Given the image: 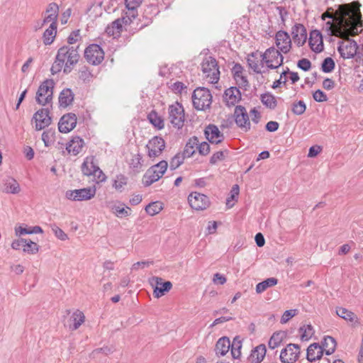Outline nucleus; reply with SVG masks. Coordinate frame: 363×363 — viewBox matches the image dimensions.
Returning a JSON list of instances; mask_svg holds the SVG:
<instances>
[{
    "label": "nucleus",
    "instance_id": "1",
    "mask_svg": "<svg viewBox=\"0 0 363 363\" xmlns=\"http://www.w3.org/2000/svg\"><path fill=\"white\" fill-rule=\"evenodd\" d=\"M360 6L357 1L339 5L335 11V19L325 23L327 34L336 37L357 35L358 28L363 26Z\"/></svg>",
    "mask_w": 363,
    "mask_h": 363
},
{
    "label": "nucleus",
    "instance_id": "2",
    "mask_svg": "<svg viewBox=\"0 0 363 363\" xmlns=\"http://www.w3.org/2000/svg\"><path fill=\"white\" fill-rule=\"evenodd\" d=\"M167 167L168 163L164 160L151 166L143 177L142 182L144 186H150L161 179L166 172Z\"/></svg>",
    "mask_w": 363,
    "mask_h": 363
},
{
    "label": "nucleus",
    "instance_id": "3",
    "mask_svg": "<svg viewBox=\"0 0 363 363\" xmlns=\"http://www.w3.org/2000/svg\"><path fill=\"white\" fill-rule=\"evenodd\" d=\"M211 91L206 87H197L192 94L193 106L198 111H204L211 107L212 103Z\"/></svg>",
    "mask_w": 363,
    "mask_h": 363
},
{
    "label": "nucleus",
    "instance_id": "4",
    "mask_svg": "<svg viewBox=\"0 0 363 363\" xmlns=\"http://www.w3.org/2000/svg\"><path fill=\"white\" fill-rule=\"evenodd\" d=\"M79 45L77 46H70V45H64L60 48L57 52L62 51L64 53V57H61L63 60L66 62L63 72L65 74H69L73 69L74 65H75L79 60L80 55L78 51Z\"/></svg>",
    "mask_w": 363,
    "mask_h": 363
},
{
    "label": "nucleus",
    "instance_id": "5",
    "mask_svg": "<svg viewBox=\"0 0 363 363\" xmlns=\"http://www.w3.org/2000/svg\"><path fill=\"white\" fill-rule=\"evenodd\" d=\"M54 86L55 82L52 79H45L40 84L35 96L36 102L38 104L45 106L52 101Z\"/></svg>",
    "mask_w": 363,
    "mask_h": 363
},
{
    "label": "nucleus",
    "instance_id": "6",
    "mask_svg": "<svg viewBox=\"0 0 363 363\" xmlns=\"http://www.w3.org/2000/svg\"><path fill=\"white\" fill-rule=\"evenodd\" d=\"M201 70L207 78H210L211 82L216 84L220 79V71L218 62L215 57L208 56L204 57L201 64Z\"/></svg>",
    "mask_w": 363,
    "mask_h": 363
},
{
    "label": "nucleus",
    "instance_id": "7",
    "mask_svg": "<svg viewBox=\"0 0 363 363\" xmlns=\"http://www.w3.org/2000/svg\"><path fill=\"white\" fill-rule=\"evenodd\" d=\"M279 49L270 47L261 55L262 62L266 63L267 68L271 69H277L283 65L284 57Z\"/></svg>",
    "mask_w": 363,
    "mask_h": 363
},
{
    "label": "nucleus",
    "instance_id": "8",
    "mask_svg": "<svg viewBox=\"0 0 363 363\" xmlns=\"http://www.w3.org/2000/svg\"><path fill=\"white\" fill-rule=\"evenodd\" d=\"M169 119L171 124L178 129L184 126L185 121L184 108L182 104L178 101L171 104L168 107Z\"/></svg>",
    "mask_w": 363,
    "mask_h": 363
},
{
    "label": "nucleus",
    "instance_id": "9",
    "mask_svg": "<svg viewBox=\"0 0 363 363\" xmlns=\"http://www.w3.org/2000/svg\"><path fill=\"white\" fill-rule=\"evenodd\" d=\"M350 35L340 37L345 39L344 41H339L337 51L344 59L353 58L357 55L358 45L357 42L350 38Z\"/></svg>",
    "mask_w": 363,
    "mask_h": 363
},
{
    "label": "nucleus",
    "instance_id": "10",
    "mask_svg": "<svg viewBox=\"0 0 363 363\" xmlns=\"http://www.w3.org/2000/svg\"><path fill=\"white\" fill-rule=\"evenodd\" d=\"M84 58L92 65H100L104 59V52L97 44H91L84 50Z\"/></svg>",
    "mask_w": 363,
    "mask_h": 363
},
{
    "label": "nucleus",
    "instance_id": "11",
    "mask_svg": "<svg viewBox=\"0 0 363 363\" xmlns=\"http://www.w3.org/2000/svg\"><path fill=\"white\" fill-rule=\"evenodd\" d=\"M149 283L154 289L153 295L155 298H160L165 293L169 292L172 288V284L169 281H163V279L158 277H152L149 279Z\"/></svg>",
    "mask_w": 363,
    "mask_h": 363
},
{
    "label": "nucleus",
    "instance_id": "12",
    "mask_svg": "<svg viewBox=\"0 0 363 363\" xmlns=\"http://www.w3.org/2000/svg\"><path fill=\"white\" fill-rule=\"evenodd\" d=\"M301 347L298 344L289 343L281 350L279 359L282 363H295L300 355Z\"/></svg>",
    "mask_w": 363,
    "mask_h": 363
},
{
    "label": "nucleus",
    "instance_id": "13",
    "mask_svg": "<svg viewBox=\"0 0 363 363\" xmlns=\"http://www.w3.org/2000/svg\"><path fill=\"white\" fill-rule=\"evenodd\" d=\"M165 141L162 137L154 136L145 146L147 150V156L150 159H155L161 155L165 148Z\"/></svg>",
    "mask_w": 363,
    "mask_h": 363
},
{
    "label": "nucleus",
    "instance_id": "14",
    "mask_svg": "<svg viewBox=\"0 0 363 363\" xmlns=\"http://www.w3.org/2000/svg\"><path fill=\"white\" fill-rule=\"evenodd\" d=\"M31 121H35V130H41L46 127H48L52 123V117L50 116V110L48 108H42L37 111Z\"/></svg>",
    "mask_w": 363,
    "mask_h": 363
},
{
    "label": "nucleus",
    "instance_id": "15",
    "mask_svg": "<svg viewBox=\"0 0 363 363\" xmlns=\"http://www.w3.org/2000/svg\"><path fill=\"white\" fill-rule=\"evenodd\" d=\"M188 202L191 208L196 211L205 210L211 204L210 199L206 195L196 191L189 195Z\"/></svg>",
    "mask_w": 363,
    "mask_h": 363
},
{
    "label": "nucleus",
    "instance_id": "16",
    "mask_svg": "<svg viewBox=\"0 0 363 363\" xmlns=\"http://www.w3.org/2000/svg\"><path fill=\"white\" fill-rule=\"evenodd\" d=\"M96 194L95 188H83L75 190H69L66 192L67 199L72 201H85L94 197Z\"/></svg>",
    "mask_w": 363,
    "mask_h": 363
},
{
    "label": "nucleus",
    "instance_id": "17",
    "mask_svg": "<svg viewBox=\"0 0 363 363\" xmlns=\"http://www.w3.org/2000/svg\"><path fill=\"white\" fill-rule=\"evenodd\" d=\"M233 117L237 125L243 129L245 132L250 129V122L246 108L241 105L236 106L235 108Z\"/></svg>",
    "mask_w": 363,
    "mask_h": 363
},
{
    "label": "nucleus",
    "instance_id": "18",
    "mask_svg": "<svg viewBox=\"0 0 363 363\" xmlns=\"http://www.w3.org/2000/svg\"><path fill=\"white\" fill-rule=\"evenodd\" d=\"M77 118L74 113L63 115L58 123V130L60 133H67L72 130L77 125Z\"/></svg>",
    "mask_w": 363,
    "mask_h": 363
},
{
    "label": "nucleus",
    "instance_id": "19",
    "mask_svg": "<svg viewBox=\"0 0 363 363\" xmlns=\"http://www.w3.org/2000/svg\"><path fill=\"white\" fill-rule=\"evenodd\" d=\"M275 43L278 49L283 53H288L291 48V40L286 31L280 30L275 35Z\"/></svg>",
    "mask_w": 363,
    "mask_h": 363
},
{
    "label": "nucleus",
    "instance_id": "20",
    "mask_svg": "<svg viewBox=\"0 0 363 363\" xmlns=\"http://www.w3.org/2000/svg\"><path fill=\"white\" fill-rule=\"evenodd\" d=\"M242 99L241 91L236 86H231L225 90L223 94V101L227 106L230 107L235 106Z\"/></svg>",
    "mask_w": 363,
    "mask_h": 363
},
{
    "label": "nucleus",
    "instance_id": "21",
    "mask_svg": "<svg viewBox=\"0 0 363 363\" xmlns=\"http://www.w3.org/2000/svg\"><path fill=\"white\" fill-rule=\"evenodd\" d=\"M308 43L311 49L315 53H320L324 49L323 35L318 30L311 31Z\"/></svg>",
    "mask_w": 363,
    "mask_h": 363
},
{
    "label": "nucleus",
    "instance_id": "22",
    "mask_svg": "<svg viewBox=\"0 0 363 363\" xmlns=\"http://www.w3.org/2000/svg\"><path fill=\"white\" fill-rule=\"evenodd\" d=\"M292 38L298 47L303 46L307 40V31L303 24L296 23L292 27Z\"/></svg>",
    "mask_w": 363,
    "mask_h": 363
},
{
    "label": "nucleus",
    "instance_id": "23",
    "mask_svg": "<svg viewBox=\"0 0 363 363\" xmlns=\"http://www.w3.org/2000/svg\"><path fill=\"white\" fill-rule=\"evenodd\" d=\"M336 313L339 317L350 322L352 327H356L360 324L359 319L357 315L345 308L337 307Z\"/></svg>",
    "mask_w": 363,
    "mask_h": 363
},
{
    "label": "nucleus",
    "instance_id": "24",
    "mask_svg": "<svg viewBox=\"0 0 363 363\" xmlns=\"http://www.w3.org/2000/svg\"><path fill=\"white\" fill-rule=\"evenodd\" d=\"M230 348L229 337L223 336L218 340L215 345L216 355L218 357L225 356Z\"/></svg>",
    "mask_w": 363,
    "mask_h": 363
},
{
    "label": "nucleus",
    "instance_id": "25",
    "mask_svg": "<svg viewBox=\"0 0 363 363\" xmlns=\"http://www.w3.org/2000/svg\"><path fill=\"white\" fill-rule=\"evenodd\" d=\"M84 145V141L82 138L78 135L73 136L67 144L66 150L69 153H72L73 155H77L82 152Z\"/></svg>",
    "mask_w": 363,
    "mask_h": 363
},
{
    "label": "nucleus",
    "instance_id": "26",
    "mask_svg": "<svg viewBox=\"0 0 363 363\" xmlns=\"http://www.w3.org/2000/svg\"><path fill=\"white\" fill-rule=\"evenodd\" d=\"M74 94L69 88L64 89L59 95L58 102L59 106L67 108L71 105L74 101Z\"/></svg>",
    "mask_w": 363,
    "mask_h": 363
},
{
    "label": "nucleus",
    "instance_id": "27",
    "mask_svg": "<svg viewBox=\"0 0 363 363\" xmlns=\"http://www.w3.org/2000/svg\"><path fill=\"white\" fill-rule=\"evenodd\" d=\"M266 352V346L260 344L252 350L249 359H251L252 363H261L265 357Z\"/></svg>",
    "mask_w": 363,
    "mask_h": 363
},
{
    "label": "nucleus",
    "instance_id": "28",
    "mask_svg": "<svg viewBox=\"0 0 363 363\" xmlns=\"http://www.w3.org/2000/svg\"><path fill=\"white\" fill-rule=\"evenodd\" d=\"M150 124L157 130H162L164 127V121L162 116H160L155 110H152L147 116Z\"/></svg>",
    "mask_w": 363,
    "mask_h": 363
},
{
    "label": "nucleus",
    "instance_id": "29",
    "mask_svg": "<svg viewBox=\"0 0 363 363\" xmlns=\"http://www.w3.org/2000/svg\"><path fill=\"white\" fill-rule=\"evenodd\" d=\"M204 135L209 143L214 144L216 138L222 135V133L220 131L217 125L214 124H209L205 128Z\"/></svg>",
    "mask_w": 363,
    "mask_h": 363
},
{
    "label": "nucleus",
    "instance_id": "30",
    "mask_svg": "<svg viewBox=\"0 0 363 363\" xmlns=\"http://www.w3.org/2000/svg\"><path fill=\"white\" fill-rule=\"evenodd\" d=\"M122 30L123 26L118 18L106 28V34L109 36H113L114 38L119 37Z\"/></svg>",
    "mask_w": 363,
    "mask_h": 363
},
{
    "label": "nucleus",
    "instance_id": "31",
    "mask_svg": "<svg viewBox=\"0 0 363 363\" xmlns=\"http://www.w3.org/2000/svg\"><path fill=\"white\" fill-rule=\"evenodd\" d=\"M321 346L325 349V354L330 355L335 351L337 342L333 337L328 335L324 337Z\"/></svg>",
    "mask_w": 363,
    "mask_h": 363
},
{
    "label": "nucleus",
    "instance_id": "32",
    "mask_svg": "<svg viewBox=\"0 0 363 363\" xmlns=\"http://www.w3.org/2000/svg\"><path fill=\"white\" fill-rule=\"evenodd\" d=\"M4 191L7 194H16L21 191L20 185L13 177H8L4 180Z\"/></svg>",
    "mask_w": 363,
    "mask_h": 363
},
{
    "label": "nucleus",
    "instance_id": "33",
    "mask_svg": "<svg viewBox=\"0 0 363 363\" xmlns=\"http://www.w3.org/2000/svg\"><path fill=\"white\" fill-rule=\"evenodd\" d=\"M260 100L262 104L269 109L274 110L277 106L276 97L270 92L261 94Z\"/></svg>",
    "mask_w": 363,
    "mask_h": 363
},
{
    "label": "nucleus",
    "instance_id": "34",
    "mask_svg": "<svg viewBox=\"0 0 363 363\" xmlns=\"http://www.w3.org/2000/svg\"><path fill=\"white\" fill-rule=\"evenodd\" d=\"M57 26H55L54 24H50L43 33V40L45 45H51L54 41L57 34Z\"/></svg>",
    "mask_w": 363,
    "mask_h": 363
},
{
    "label": "nucleus",
    "instance_id": "35",
    "mask_svg": "<svg viewBox=\"0 0 363 363\" xmlns=\"http://www.w3.org/2000/svg\"><path fill=\"white\" fill-rule=\"evenodd\" d=\"M63 50H64L57 52L55 60L50 69V72L53 75L59 73L62 70L63 66L65 67V65L66 62L63 59H61V57H64V53L62 52Z\"/></svg>",
    "mask_w": 363,
    "mask_h": 363
},
{
    "label": "nucleus",
    "instance_id": "36",
    "mask_svg": "<svg viewBox=\"0 0 363 363\" xmlns=\"http://www.w3.org/2000/svg\"><path fill=\"white\" fill-rule=\"evenodd\" d=\"M199 139L196 136L190 138L186 143L182 153L187 157H191L196 152L194 147L198 145Z\"/></svg>",
    "mask_w": 363,
    "mask_h": 363
},
{
    "label": "nucleus",
    "instance_id": "37",
    "mask_svg": "<svg viewBox=\"0 0 363 363\" xmlns=\"http://www.w3.org/2000/svg\"><path fill=\"white\" fill-rule=\"evenodd\" d=\"M127 11L123 13L121 18H118L122 26H128L133 22V20L138 16V10L135 9V12L130 13V9H126Z\"/></svg>",
    "mask_w": 363,
    "mask_h": 363
},
{
    "label": "nucleus",
    "instance_id": "38",
    "mask_svg": "<svg viewBox=\"0 0 363 363\" xmlns=\"http://www.w3.org/2000/svg\"><path fill=\"white\" fill-rule=\"evenodd\" d=\"M278 283V279L274 277L267 278L265 280L258 283L256 285V292L261 294L267 289L269 287L274 286Z\"/></svg>",
    "mask_w": 363,
    "mask_h": 363
},
{
    "label": "nucleus",
    "instance_id": "39",
    "mask_svg": "<svg viewBox=\"0 0 363 363\" xmlns=\"http://www.w3.org/2000/svg\"><path fill=\"white\" fill-rule=\"evenodd\" d=\"M94 160L95 157L91 156L90 165H91V168L94 169L92 176H94L96 183L103 182L106 180V176L103 172V171L99 167V166L96 164H95Z\"/></svg>",
    "mask_w": 363,
    "mask_h": 363
},
{
    "label": "nucleus",
    "instance_id": "40",
    "mask_svg": "<svg viewBox=\"0 0 363 363\" xmlns=\"http://www.w3.org/2000/svg\"><path fill=\"white\" fill-rule=\"evenodd\" d=\"M15 232L16 235H30V234H37L42 233L43 232L41 227L38 225L27 228L19 226L18 228H15Z\"/></svg>",
    "mask_w": 363,
    "mask_h": 363
},
{
    "label": "nucleus",
    "instance_id": "41",
    "mask_svg": "<svg viewBox=\"0 0 363 363\" xmlns=\"http://www.w3.org/2000/svg\"><path fill=\"white\" fill-rule=\"evenodd\" d=\"M143 156L140 153H137L134 155H133L130 162H129V167L130 169H132L134 172L138 173L140 172L142 166H143Z\"/></svg>",
    "mask_w": 363,
    "mask_h": 363
},
{
    "label": "nucleus",
    "instance_id": "42",
    "mask_svg": "<svg viewBox=\"0 0 363 363\" xmlns=\"http://www.w3.org/2000/svg\"><path fill=\"white\" fill-rule=\"evenodd\" d=\"M55 130L53 128L45 130L42 134V140L45 147H49L54 143L55 139Z\"/></svg>",
    "mask_w": 363,
    "mask_h": 363
},
{
    "label": "nucleus",
    "instance_id": "43",
    "mask_svg": "<svg viewBox=\"0 0 363 363\" xmlns=\"http://www.w3.org/2000/svg\"><path fill=\"white\" fill-rule=\"evenodd\" d=\"M283 339L284 334L281 332H275L269 340V347L272 350L278 347L282 343Z\"/></svg>",
    "mask_w": 363,
    "mask_h": 363
},
{
    "label": "nucleus",
    "instance_id": "44",
    "mask_svg": "<svg viewBox=\"0 0 363 363\" xmlns=\"http://www.w3.org/2000/svg\"><path fill=\"white\" fill-rule=\"evenodd\" d=\"M139 21L140 22H143L141 25L139 26L138 23H137V26L135 28L130 27V28H125V30L128 31L130 35H134L139 30H142L147 26H148L150 23H152V19L150 18H148L145 16H143L142 18H140Z\"/></svg>",
    "mask_w": 363,
    "mask_h": 363
},
{
    "label": "nucleus",
    "instance_id": "45",
    "mask_svg": "<svg viewBox=\"0 0 363 363\" xmlns=\"http://www.w3.org/2000/svg\"><path fill=\"white\" fill-rule=\"evenodd\" d=\"M145 211L150 216H155L162 210V203L160 201L151 202L145 206Z\"/></svg>",
    "mask_w": 363,
    "mask_h": 363
},
{
    "label": "nucleus",
    "instance_id": "46",
    "mask_svg": "<svg viewBox=\"0 0 363 363\" xmlns=\"http://www.w3.org/2000/svg\"><path fill=\"white\" fill-rule=\"evenodd\" d=\"M335 67V62L330 57L325 58L321 63V70L325 73L332 72Z\"/></svg>",
    "mask_w": 363,
    "mask_h": 363
},
{
    "label": "nucleus",
    "instance_id": "47",
    "mask_svg": "<svg viewBox=\"0 0 363 363\" xmlns=\"http://www.w3.org/2000/svg\"><path fill=\"white\" fill-rule=\"evenodd\" d=\"M187 157L182 152L176 154L170 161V169L174 170L184 163V159Z\"/></svg>",
    "mask_w": 363,
    "mask_h": 363
},
{
    "label": "nucleus",
    "instance_id": "48",
    "mask_svg": "<svg viewBox=\"0 0 363 363\" xmlns=\"http://www.w3.org/2000/svg\"><path fill=\"white\" fill-rule=\"evenodd\" d=\"M39 247L40 246L36 242L26 239L23 251L30 255H34L38 252Z\"/></svg>",
    "mask_w": 363,
    "mask_h": 363
},
{
    "label": "nucleus",
    "instance_id": "49",
    "mask_svg": "<svg viewBox=\"0 0 363 363\" xmlns=\"http://www.w3.org/2000/svg\"><path fill=\"white\" fill-rule=\"evenodd\" d=\"M306 110V105L302 100L294 102L291 105V111L294 114L300 116L305 113Z\"/></svg>",
    "mask_w": 363,
    "mask_h": 363
},
{
    "label": "nucleus",
    "instance_id": "50",
    "mask_svg": "<svg viewBox=\"0 0 363 363\" xmlns=\"http://www.w3.org/2000/svg\"><path fill=\"white\" fill-rule=\"evenodd\" d=\"M228 150L216 152L211 157L209 160V163L213 165L216 164L218 161L224 160L225 157L228 156Z\"/></svg>",
    "mask_w": 363,
    "mask_h": 363
},
{
    "label": "nucleus",
    "instance_id": "51",
    "mask_svg": "<svg viewBox=\"0 0 363 363\" xmlns=\"http://www.w3.org/2000/svg\"><path fill=\"white\" fill-rule=\"evenodd\" d=\"M301 340H308L313 335V326L311 324L303 325L299 328Z\"/></svg>",
    "mask_w": 363,
    "mask_h": 363
},
{
    "label": "nucleus",
    "instance_id": "52",
    "mask_svg": "<svg viewBox=\"0 0 363 363\" xmlns=\"http://www.w3.org/2000/svg\"><path fill=\"white\" fill-rule=\"evenodd\" d=\"M320 347V344L314 342L311 344L307 348L306 359L309 362H315V350Z\"/></svg>",
    "mask_w": 363,
    "mask_h": 363
},
{
    "label": "nucleus",
    "instance_id": "53",
    "mask_svg": "<svg viewBox=\"0 0 363 363\" xmlns=\"http://www.w3.org/2000/svg\"><path fill=\"white\" fill-rule=\"evenodd\" d=\"M113 213L119 218H125L130 216V208L128 206H113L112 207Z\"/></svg>",
    "mask_w": 363,
    "mask_h": 363
},
{
    "label": "nucleus",
    "instance_id": "54",
    "mask_svg": "<svg viewBox=\"0 0 363 363\" xmlns=\"http://www.w3.org/2000/svg\"><path fill=\"white\" fill-rule=\"evenodd\" d=\"M257 54L255 52H252L247 59V62L251 69L257 74H262V71L259 69L257 62L256 61Z\"/></svg>",
    "mask_w": 363,
    "mask_h": 363
},
{
    "label": "nucleus",
    "instance_id": "55",
    "mask_svg": "<svg viewBox=\"0 0 363 363\" xmlns=\"http://www.w3.org/2000/svg\"><path fill=\"white\" fill-rule=\"evenodd\" d=\"M128 183V177L125 175L120 174L116 175V178L113 182V186L116 189L121 191V189Z\"/></svg>",
    "mask_w": 363,
    "mask_h": 363
},
{
    "label": "nucleus",
    "instance_id": "56",
    "mask_svg": "<svg viewBox=\"0 0 363 363\" xmlns=\"http://www.w3.org/2000/svg\"><path fill=\"white\" fill-rule=\"evenodd\" d=\"M91 156L86 157L82 164L81 169L84 175L85 176H92L94 172V169L91 168V166L89 167V164H90Z\"/></svg>",
    "mask_w": 363,
    "mask_h": 363
},
{
    "label": "nucleus",
    "instance_id": "57",
    "mask_svg": "<svg viewBox=\"0 0 363 363\" xmlns=\"http://www.w3.org/2000/svg\"><path fill=\"white\" fill-rule=\"evenodd\" d=\"M71 318L73 321V326L72 329L77 330L82 325V323H84L85 317L83 313L79 312V314L74 313Z\"/></svg>",
    "mask_w": 363,
    "mask_h": 363
},
{
    "label": "nucleus",
    "instance_id": "58",
    "mask_svg": "<svg viewBox=\"0 0 363 363\" xmlns=\"http://www.w3.org/2000/svg\"><path fill=\"white\" fill-rule=\"evenodd\" d=\"M143 0H124L125 9H130V13L135 12V9L140 6Z\"/></svg>",
    "mask_w": 363,
    "mask_h": 363
},
{
    "label": "nucleus",
    "instance_id": "59",
    "mask_svg": "<svg viewBox=\"0 0 363 363\" xmlns=\"http://www.w3.org/2000/svg\"><path fill=\"white\" fill-rule=\"evenodd\" d=\"M92 77L93 74H91L89 68L86 66H84L79 71V79L84 82H90Z\"/></svg>",
    "mask_w": 363,
    "mask_h": 363
},
{
    "label": "nucleus",
    "instance_id": "60",
    "mask_svg": "<svg viewBox=\"0 0 363 363\" xmlns=\"http://www.w3.org/2000/svg\"><path fill=\"white\" fill-rule=\"evenodd\" d=\"M51 228L53 233H55V236L61 240H66L68 239L67 235L60 228H59L56 224L51 225Z\"/></svg>",
    "mask_w": 363,
    "mask_h": 363
},
{
    "label": "nucleus",
    "instance_id": "61",
    "mask_svg": "<svg viewBox=\"0 0 363 363\" xmlns=\"http://www.w3.org/2000/svg\"><path fill=\"white\" fill-rule=\"evenodd\" d=\"M311 66V62L307 58H302L297 62V67L304 72L309 71Z\"/></svg>",
    "mask_w": 363,
    "mask_h": 363
},
{
    "label": "nucleus",
    "instance_id": "62",
    "mask_svg": "<svg viewBox=\"0 0 363 363\" xmlns=\"http://www.w3.org/2000/svg\"><path fill=\"white\" fill-rule=\"evenodd\" d=\"M313 98L317 102H325L328 100L326 94L321 89H317L313 93Z\"/></svg>",
    "mask_w": 363,
    "mask_h": 363
},
{
    "label": "nucleus",
    "instance_id": "63",
    "mask_svg": "<svg viewBox=\"0 0 363 363\" xmlns=\"http://www.w3.org/2000/svg\"><path fill=\"white\" fill-rule=\"evenodd\" d=\"M197 150L199 153L202 156H206L209 154L211 150V147L207 142H202L201 143H198Z\"/></svg>",
    "mask_w": 363,
    "mask_h": 363
},
{
    "label": "nucleus",
    "instance_id": "64",
    "mask_svg": "<svg viewBox=\"0 0 363 363\" xmlns=\"http://www.w3.org/2000/svg\"><path fill=\"white\" fill-rule=\"evenodd\" d=\"M82 37L80 36V30H73L67 38V43L69 45H73L76 43Z\"/></svg>",
    "mask_w": 363,
    "mask_h": 363
}]
</instances>
